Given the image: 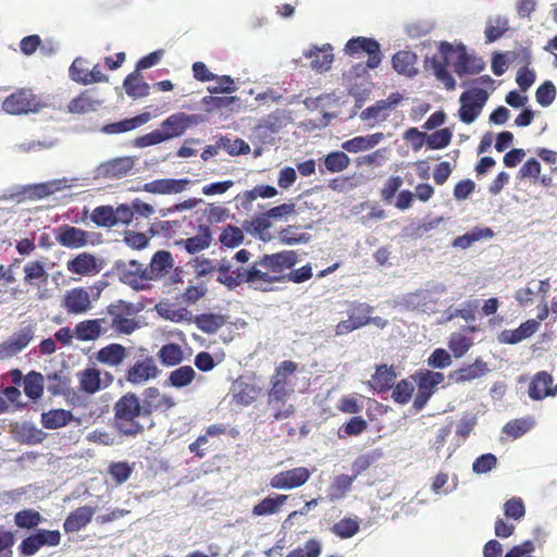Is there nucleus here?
Wrapping results in <instances>:
<instances>
[{"label":"nucleus","mask_w":557,"mask_h":557,"mask_svg":"<svg viewBox=\"0 0 557 557\" xmlns=\"http://www.w3.org/2000/svg\"><path fill=\"white\" fill-rule=\"evenodd\" d=\"M454 53H456V59L451 62V65L454 72L460 78L466 75L479 74L485 67L482 58L469 54L465 46L460 45L454 48L449 42H441L440 53L426 59L425 65L447 90H454L456 88V81L447 70L448 59Z\"/></svg>","instance_id":"obj_1"},{"label":"nucleus","mask_w":557,"mask_h":557,"mask_svg":"<svg viewBox=\"0 0 557 557\" xmlns=\"http://www.w3.org/2000/svg\"><path fill=\"white\" fill-rule=\"evenodd\" d=\"M382 58L381 46L375 39L370 37L350 38V69L357 76L379 67Z\"/></svg>","instance_id":"obj_2"},{"label":"nucleus","mask_w":557,"mask_h":557,"mask_svg":"<svg viewBox=\"0 0 557 557\" xmlns=\"http://www.w3.org/2000/svg\"><path fill=\"white\" fill-rule=\"evenodd\" d=\"M114 413L115 425L122 434L134 436L143 432L139 418L147 414L136 394L127 393L122 396L114 405Z\"/></svg>","instance_id":"obj_3"},{"label":"nucleus","mask_w":557,"mask_h":557,"mask_svg":"<svg viewBox=\"0 0 557 557\" xmlns=\"http://www.w3.org/2000/svg\"><path fill=\"white\" fill-rule=\"evenodd\" d=\"M140 311L136 305L117 300L107 308L109 336L113 333L129 335L140 327L136 315Z\"/></svg>","instance_id":"obj_4"},{"label":"nucleus","mask_w":557,"mask_h":557,"mask_svg":"<svg viewBox=\"0 0 557 557\" xmlns=\"http://www.w3.org/2000/svg\"><path fill=\"white\" fill-rule=\"evenodd\" d=\"M102 290L101 286L74 287L65 292L62 306L71 314H83L92 308V304L97 301Z\"/></svg>","instance_id":"obj_5"},{"label":"nucleus","mask_w":557,"mask_h":557,"mask_svg":"<svg viewBox=\"0 0 557 557\" xmlns=\"http://www.w3.org/2000/svg\"><path fill=\"white\" fill-rule=\"evenodd\" d=\"M77 181V178H61V180H53L46 183L35 184V185H27L23 187H15L14 191H12L10 195H4L7 197L5 200H14L21 201L22 196H26L28 198H44L50 195H53L57 191L64 190L66 188H70L74 186V183Z\"/></svg>","instance_id":"obj_6"},{"label":"nucleus","mask_w":557,"mask_h":557,"mask_svg":"<svg viewBox=\"0 0 557 557\" xmlns=\"http://www.w3.org/2000/svg\"><path fill=\"white\" fill-rule=\"evenodd\" d=\"M243 277H245L246 283L253 289L269 292L272 289L273 284L278 283L264 256L252 263L243 265Z\"/></svg>","instance_id":"obj_7"},{"label":"nucleus","mask_w":557,"mask_h":557,"mask_svg":"<svg viewBox=\"0 0 557 557\" xmlns=\"http://www.w3.org/2000/svg\"><path fill=\"white\" fill-rule=\"evenodd\" d=\"M119 280L134 290L141 292L151 288V281L147 273V265L131 260L117 267Z\"/></svg>","instance_id":"obj_8"},{"label":"nucleus","mask_w":557,"mask_h":557,"mask_svg":"<svg viewBox=\"0 0 557 557\" xmlns=\"http://www.w3.org/2000/svg\"><path fill=\"white\" fill-rule=\"evenodd\" d=\"M136 159L131 156L116 157L98 164L92 175L96 180H121L132 174Z\"/></svg>","instance_id":"obj_9"},{"label":"nucleus","mask_w":557,"mask_h":557,"mask_svg":"<svg viewBox=\"0 0 557 557\" xmlns=\"http://www.w3.org/2000/svg\"><path fill=\"white\" fill-rule=\"evenodd\" d=\"M488 95L484 89L473 88L461 94L458 111L459 119L466 124L473 123L481 114V111L487 101Z\"/></svg>","instance_id":"obj_10"},{"label":"nucleus","mask_w":557,"mask_h":557,"mask_svg":"<svg viewBox=\"0 0 557 557\" xmlns=\"http://www.w3.org/2000/svg\"><path fill=\"white\" fill-rule=\"evenodd\" d=\"M41 104L29 89H20L4 99L2 109L8 114H27L38 112Z\"/></svg>","instance_id":"obj_11"},{"label":"nucleus","mask_w":557,"mask_h":557,"mask_svg":"<svg viewBox=\"0 0 557 557\" xmlns=\"http://www.w3.org/2000/svg\"><path fill=\"white\" fill-rule=\"evenodd\" d=\"M203 122L200 114H187L178 112L168 116L161 124L162 132L166 136V140L182 136L189 127L196 126Z\"/></svg>","instance_id":"obj_12"},{"label":"nucleus","mask_w":557,"mask_h":557,"mask_svg":"<svg viewBox=\"0 0 557 557\" xmlns=\"http://www.w3.org/2000/svg\"><path fill=\"white\" fill-rule=\"evenodd\" d=\"M444 381V374L441 372H434L425 370L418 375V393L413 400V408L417 411L422 410L431 396L433 395L437 385Z\"/></svg>","instance_id":"obj_13"},{"label":"nucleus","mask_w":557,"mask_h":557,"mask_svg":"<svg viewBox=\"0 0 557 557\" xmlns=\"http://www.w3.org/2000/svg\"><path fill=\"white\" fill-rule=\"evenodd\" d=\"M104 265L103 259L89 252H81L66 261L67 271L79 276H95L103 270Z\"/></svg>","instance_id":"obj_14"},{"label":"nucleus","mask_w":557,"mask_h":557,"mask_svg":"<svg viewBox=\"0 0 557 557\" xmlns=\"http://www.w3.org/2000/svg\"><path fill=\"white\" fill-rule=\"evenodd\" d=\"M404 97L399 92H392L386 99L379 100L374 104L368 107L360 113L362 121H371L373 123L384 122L389 117L393 111L401 101Z\"/></svg>","instance_id":"obj_15"},{"label":"nucleus","mask_w":557,"mask_h":557,"mask_svg":"<svg viewBox=\"0 0 557 557\" xmlns=\"http://www.w3.org/2000/svg\"><path fill=\"white\" fill-rule=\"evenodd\" d=\"M312 470L306 467H298L290 470L282 471L273 475L270 480V486L277 490H293L304 485L311 476Z\"/></svg>","instance_id":"obj_16"},{"label":"nucleus","mask_w":557,"mask_h":557,"mask_svg":"<svg viewBox=\"0 0 557 557\" xmlns=\"http://www.w3.org/2000/svg\"><path fill=\"white\" fill-rule=\"evenodd\" d=\"M35 336V327L26 325L14 332L7 341L0 344V359L16 356L32 342Z\"/></svg>","instance_id":"obj_17"},{"label":"nucleus","mask_w":557,"mask_h":557,"mask_svg":"<svg viewBox=\"0 0 557 557\" xmlns=\"http://www.w3.org/2000/svg\"><path fill=\"white\" fill-rule=\"evenodd\" d=\"M60 541L61 533L59 531L38 530L21 543L20 549L23 555L33 556L44 546H58Z\"/></svg>","instance_id":"obj_18"},{"label":"nucleus","mask_w":557,"mask_h":557,"mask_svg":"<svg viewBox=\"0 0 557 557\" xmlns=\"http://www.w3.org/2000/svg\"><path fill=\"white\" fill-rule=\"evenodd\" d=\"M297 366L293 361H284L275 371L272 380V388L269 392V397L272 401L278 398H285L293 392V384L289 376L295 372Z\"/></svg>","instance_id":"obj_19"},{"label":"nucleus","mask_w":557,"mask_h":557,"mask_svg":"<svg viewBox=\"0 0 557 557\" xmlns=\"http://www.w3.org/2000/svg\"><path fill=\"white\" fill-rule=\"evenodd\" d=\"M54 233L57 242L70 249L83 248L92 243L91 233L75 226L61 225Z\"/></svg>","instance_id":"obj_20"},{"label":"nucleus","mask_w":557,"mask_h":557,"mask_svg":"<svg viewBox=\"0 0 557 557\" xmlns=\"http://www.w3.org/2000/svg\"><path fill=\"white\" fill-rule=\"evenodd\" d=\"M81 389L87 394H95L108 387L113 382V375L108 371L87 368L78 373Z\"/></svg>","instance_id":"obj_21"},{"label":"nucleus","mask_w":557,"mask_h":557,"mask_svg":"<svg viewBox=\"0 0 557 557\" xmlns=\"http://www.w3.org/2000/svg\"><path fill=\"white\" fill-rule=\"evenodd\" d=\"M262 388L253 379L239 377L233 382L231 395L233 400L242 406H249L258 399Z\"/></svg>","instance_id":"obj_22"},{"label":"nucleus","mask_w":557,"mask_h":557,"mask_svg":"<svg viewBox=\"0 0 557 557\" xmlns=\"http://www.w3.org/2000/svg\"><path fill=\"white\" fill-rule=\"evenodd\" d=\"M74 335L83 342L96 341L101 336H109L108 318L84 320L75 325Z\"/></svg>","instance_id":"obj_23"},{"label":"nucleus","mask_w":557,"mask_h":557,"mask_svg":"<svg viewBox=\"0 0 557 557\" xmlns=\"http://www.w3.org/2000/svg\"><path fill=\"white\" fill-rule=\"evenodd\" d=\"M405 306L410 310H417L425 313H435L437 311L438 298L428 289H419L409 293L404 298Z\"/></svg>","instance_id":"obj_24"},{"label":"nucleus","mask_w":557,"mask_h":557,"mask_svg":"<svg viewBox=\"0 0 557 557\" xmlns=\"http://www.w3.org/2000/svg\"><path fill=\"white\" fill-rule=\"evenodd\" d=\"M160 374L156 361L149 357L138 360L129 368L126 374V380L136 385H141L149 380L156 379Z\"/></svg>","instance_id":"obj_25"},{"label":"nucleus","mask_w":557,"mask_h":557,"mask_svg":"<svg viewBox=\"0 0 557 557\" xmlns=\"http://www.w3.org/2000/svg\"><path fill=\"white\" fill-rule=\"evenodd\" d=\"M190 184L188 178H161L146 183L144 190L157 195H174L186 190Z\"/></svg>","instance_id":"obj_26"},{"label":"nucleus","mask_w":557,"mask_h":557,"mask_svg":"<svg viewBox=\"0 0 557 557\" xmlns=\"http://www.w3.org/2000/svg\"><path fill=\"white\" fill-rule=\"evenodd\" d=\"M373 308L366 304H354L350 307V331L364 326L367 324H374L383 329L387 325V321L380 317H370Z\"/></svg>","instance_id":"obj_27"},{"label":"nucleus","mask_w":557,"mask_h":557,"mask_svg":"<svg viewBox=\"0 0 557 557\" xmlns=\"http://www.w3.org/2000/svg\"><path fill=\"white\" fill-rule=\"evenodd\" d=\"M143 406L146 414L152 411H166L175 406L174 399L166 394H162L157 387H148L143 393Z\"/></svg>","instance_id":"obj_28"},{"label":"nucleus","mask_w":557,"mask_h":557,"mask_svg":"<svg viewBox=\"0 0 557 557\" xmlns=\"http://www.w3.org/2000/svg\"><path fill=\"white\" fill-rule=\"evenodd\" d=\"M264 257L278 283L285 280V271L289 270L298 262L297 253L292 250L264 255Z\"/></svg>","instance_id":"obj_29"},{"label":"nucleus","mask_w":557,"mask_h":557,"mask_svg":"<svg viewBox=\"0 0 557 557\" xmlns=\"http://www.w3.org/2000/svg\"><path fill=\"white\" fill-rule=\"evenodd\" d=\"M539 327L540 323L536 320L531 319L521 323L520 326L515 330L502 331L500 334L498 335V341L502 344H518L523 339L529 338L534 333H536Z\"/></svg>","instance_id":"obj_30"},{"label":"nucleus","mask_w":557,"mask_h":557,"mask_svg":"<svg viewBox=\"0 0 557 557\" xmlns=\"http://www.w3.org/2000/svg\"><path fill=\"white\" fill-rule=\"evenodd\" d=\"M332 48L330 45L322 47L311 46L304 50V57L311 60V69L317 72H324L331 67L333 62Z\"/></svg>","instance_id":"obj_31"},{"label":"nucleus","mask_w":557,"mask_h":557,"mask_svg":"<svg viewBox=\"0 0 557 557\" xmlns=\"http://www.w3.org/2000/svg\"><path fill=\"white\" fill-rule=\"evenodd\" d=\"M174 261L169 251L159 250L157 251L147 267V273L151 282L158 281L165 276L173 268Z\"/></svg>","instance_id":"obj_32"},{"label":"nucleus","mask_w":557,"mask_h":557,"mask_svg":"<svg viewBox=\"0 0 557 557\" xmlns=\"http://www.w3.org/2000/svg\"><path fill=\"white\" fill-rule=\"evenodd\" d=\"M553 376L546 372H537L529 385V396L534 400H542L547 396H555Z\"/></svg>","instance_id":"obj_33"},{"label":"nucleus","mask_w":557,"mask_h":557,"mask_svg":"<svg viewBox=\"0 0 557 557\" xmlns=\"http://www.w3.org/2000/svg\"><path fill=\"white\" fill-rule=\"evenodd\" d=\"M154 309L158 315L164 320L174 323L193 322V314L188 309L178 307L177 305L171 304L169 301H161L157 304Z\"/></svg>","instance_id":"obj_34"},{"label":"nucleus","mask_w":557,"mask_h":557,"mask_svg":"<svg viewBox=\"0 0 557 557\" xmlns=\"http://www.w3.org/2000/svg\"><path fill=\"white\" fill-rule=\"evenodd\" d=\"M488 372L487 363L476 359L471 364H466L449 373V379L456 383H463L482 377Z\"/></svg>","instance_id":"obj_35"},{"label":"nucleus","mask_w":557,"mask_h":557,"mask_svg":"<svg viewBox=\"0 0 557 557\" xmlns=\"http://www.w3.org/2000/svg\"><path fill=\"white\" fill-rule=\"evenodd\" d=\"M396 372L393 366L380 364L370 380L371 387L377 393L389 391L396 381Z\"/></svg>","instance_id":"obj_36"},{"label":"nucleus","mask_w":557,"mask_h":557,"mask_svg":"<svg viewBox=\"0 0 557 557\" xmlns=\"http://www.w3.org/2000/svg\"><path fill=\"white\" fill-rule=\"evenodd\" d=\"M96 512V508L83 506L70 513L65 519L63 528L66 533H74L85 528Z\"/></svg>","instance_id":"obj_37"},{"label":"nucleus","mask_w":557,"mask_h":557,"mask_svg":"<svg viewBox=\"0 0 557 557\" xmlns=\"http://www.w3.org/2000/svg\"><path fill=\"white\" fill-rule=\"evenodd\" d=\"M152 119L151 113L144 112L135 117L125 119L120 122L107 124L101 128V132L108 135L112 134H121L125 132L133 131L146 123H148Z\"/></svg>","instance_id":"obj_38"},{"label":"nucleus","mask_w":557,"mask_h":557,"mask_svg":"<svg viewBox=\"0 0 557 557\" xmlns=\"http://www.w3.org/2000/svg\"><path fill=\"white\" fill-rule=\"evenodd\" d=\"M13 433L17 441L32 445L41 443L46 437L42 430L28 422L15 424Z\"/></svg>","instance_id":"obj_39"},{"label":"nucleus","mask_w":557,"mask_h":557,"mask_svg":"<svg viewBox=\"0 0 557 557\" xmlns=\"http://www.w3.org/2000/svg\"><path fill=\"white\" fill-rule=\"evenodd\" d=\"M126 358V348L120 344H110L97 352V359L110 367L120 366Z\"/></svg>","instance_id":"obj_40"},{"label":"nucleus","mask_w":557,"mask_h":557,"mask_svg":"<svg viewBox=\"0 0 557 557\" xmlns=\"http://www.w3.org/2000/svg\"><path fill=\"white\" fill-rule=\"evenodd\" d=\"M101 103V100L85 91L69 103V111L75 114H86L97 111Z\"/></svg>","instance_id":"obj_41"},{"label":"nucleus","mask_w":557,"mask_h":557,"mask_svg":"<svg viewBox=\"0 0 557 557\" xmlns=\"http://www.w3.org/2000/svg\"><path fill=\"white\" fill-rule=\"evenodd\" d=\"M287 495L268 496L252 507L253 516H270L277 513L286 503Z\"/></svg>","instance_id":"obj_42"},{"label":"nucleus","mask_w":557,"mask_h":557,"mask_svg":"<svg viewBox=\"0 0 557 557\" xmlns=\"http://www.w3.org/2000/svg\"><path fill=\"white\" fill-rule=\"evenodd\" d=\"M193 322L203 333L212 334L226 323V317L218 313H202L193 319Z\"/></svg>","instance_id":"obj_43"},{"label":"nucleus","mask_w":557,"mask_h":557,"mask_svg":"<svg viewBox=\"0 0 557 557\" xmlns=\"http://www.w3.org/2000/svg\"><path fill=\"white\" fill-rule=\"evenodd\" d=\"M509 29V21L505 16L490 17L486 22L484 30L485 40L487 44L494 42L502 38Z\"/></svg>","instance_id":"obj_44"},{"label":"nucleus","mask_w":557,"mask_h":557,"mask_svg":"<svg viewBox=\"0 0 557 557\" xmlns=\"http://www.w3.org/2000/svg\"><path fill=\"white\" fill-rule=\"evenodd\" d=\"M288 123V116L285 111L276 110L262 119L257 124V129H267L271 133H277L280 129L285 127Z\"/></svg>","instance_id":"obj_45"},{"label":"nucleus","mask_w":557,"mask_h":557,"mask_svg":"<svg viewBox=\"0 0 557 557\" xmlns=\"http://www.w3.org/2000/svg\"><path fill=\"white\" fill-rule=\"evenodd\" d=\"M126 94L132 98L145 97L149 94V85L144 82L138 71L131 73L124 81Z\"/></svg>","instance_id":"obj_46"},{"label":"nucleus","mask_w":557,"mask_h":557,"mask_svg":"<svg viewBox=\"0 0 557 557\" xmlns=\"http://www.w3.org/2000/svg\"><path fill=\"white\" fill-rule=\"evenodd\" d=\"M72 419L71 411L64 409H53L41 414L44 426L51 430L66 425Z\"/></svg>","instance_id":"obj_47"},{"label":"nucleus","mask_w":557,"mask_h":557,"mask_svg":"<svg viewBox=\"0 0 557 557\" xmlns=\"http://www.w3.org/2000/svg\"><path fill=\"white\" fill-rule=\"evenodd\" d=\"M535 421L532 417L519 418L508 421L503 433L512 438H519L528 433L534 425Z\"/></svg>","instance_id":"obj_48"},{"label":"nucleus","mask_w":557,"mask_h":557,"mask_svg":"<svg viewBox=\"0 0 557 557\" xmlns=\"http://www.w3.org/2000/svg\"><path fill=\"white\" fill-rule=\"evenodd\" d=\"M196 376L197 373L190 366H183L170 373L168 382L173 387L183 388L188 386Z\"/></svg>","instance_id":"obj_49"},{"label":"nucleus","mask_w":557,"mask_h":557,"mask_svg":"<svg viewBox=\"0 0 557 557\" xmlns=\"http://www.w3.org/2000/svg\"><path fill=\"white\" fill-rule=\"evenodd\" d=\"M276 195V188L269 185H258L251 190H246L238 197L242 199L243 207L248 208L257 198H273Z\"/></svg>","instance_id":"obj_50"},{"label":"nucleus","mask_w":557,"mask_h":557,"mask_svg":"<svg viewBox=\"0 0 557 557\" xmlns=\"http://www.w3.org/2000/svg\"><path fill=\"white\" fill-rule=\"evenodd\" d=\"M210 234L208 232H203L194 237L178 240L176 242V245L183 246L188 253L195 255L208 248L210 246Z\"/></svg>","instance_id":"obj_51"},{"label":"nucleus","mask_w":557,"mask_h":557,"mask_svg":"<svg viewBox=\"0 0 557 557\" xmlns=\"http://www.w3.org/2000/svg\"><path fill=\"white\" fill-rule=\"evenodd\" d=\"M416 55L409 51H398L392 58L394 70L399 74L411 75Z\"/></svg>","instance_id":"obj_52"},{"label":"nucleus","mask_w":557,"mask_h":557,"mask_svg":"<svg viewBox=\"0 0 557 557\" xmlns=\"http://www.w3.org/2000/svg\"><path fill=\"white\" fill-rule=\"evenodd\" d=\"M381 457L382 454L379 450H372L359 456L352 463L354 474L350 475V483L355 478L362 474L366 470L375 465Z\"/></svg>","instance_id":"obj_53"},{"label":"nucleus","mask_w":557,"mask_h":557,"mask_svg":"<svg viewBox=\"0 0 557 557\" xmlns=\"http://www.w3.org/2000/svg\"><path fill=\"white\" fill-rule=\"evenodd\" d=\"M24 281L27 284L35 285L37 282H46L48 273L45 270L42 262L30 261L24 265Z\"/></svg>","instance_id":"obj_54"},{"label":"nucleus","mask_w":557,"mask_h":557,"mask_svg":"<svg viewBox=\"0 0 557 557\" xmlns=\"http://www.w3.org/2000/svg\"><path fill=\"white\" fill-rule=\"evenodd\" d=\"M24 392L33 399H37L44 392V376L38 372H30L24 379Z\"/></svg>","instance_id":"obj_55"},{"label":"nucleus","mask_w":557,"mask_h":557,"mask_svg":"<svg viewBox=\"0 0 557 557\" xmlns=\"http://www.w3.org/2000/svg\"><path fill=\"white\" fill-rule=\"evenodd\" d=\"M114 209L110 206H99L91 213V221L98 226L111 227L115 225Z\"/></svg>","instance_id":"obj_56"},{"label":"nucleus","mask_w":557,"mask_h":557,"mask_svg":"<svg viewBox=\"0 0 557 557\" xmlns=\"http://www.w3.org/2000/svg\"><path fill=\"white\" fill-rule=\"evenodd\" d=\"M278 239L282 244L290 246L308 243L310 240V235L306 233H299L297 226L289 225L280 232Z\"/></svg>","instance_id":"obj_57"},{"label":"nucleus","mask_w":557,"mask_h":557,"mask_svg":"<svg viewBox=\"0 0 557 557\" xmlns=\"http://www.w3.org/2000/svg\"><path fill=\"white\" fill-rule=\"evenodd\" d=\"M158 357L163 364L171 367L183 360V351L178 345L168 344L159 350Z\"/></svg>","instance_id":"obj_58"},{"label":"nucleus","mask_w":557,"mask_h":557,"mask_svg":"<svg viewBox=\"0 0 557 557\" xmlns=\"http://www.w3.org/2000/svg\"><path fill=\"white\" fill-rule=\"evenodd\" d=\"M383 139L382 133L358 136L350 139V152L368 150L376 146Z\"/></svg>","instance_id":"obj_59"},{"label":"nucleus","mask_w":557,"mask_h":557,"mask_svg":"<svg viewBox=\"0 0 557 557\" xmlns=\"http://www.w3.org/2000/svg\"><path fill=\"white\" fill-rule=\"evenodd\" d=\"M451 132L449 128H442L428 135L426 147L429 149H443L451 141Z\"/></svg>","instance_id":"obj_60"},{"label":"nucleus","mask_w":557,"mask_h":557,"mask_svg":"<svg viewBox=\"0 0 557 557\" xmlns=\"http://www.w3.org/2000/svg\"><path fill=\"white\" fill-rule=\"evenodd\" d=\"M414 391L413 384L408 380H401L394 384L393 399L400 405L408 404Z\"/></svg>","instance_id":"obj_61"},{"label":"nucleus","mask_w":557,"mask_h":557,"mask_svg":"<svg viewBox=\"0 0 557 557\" xmlns=\"http://www.w3.org/2000/svg\"><path fill=\"white\" fill-rule=\"evenodd\" d=\"M268 406L273 413L275 420H283L290 417L295 409L292 404H287L285 398H278L272 401V397L268 398Z\"/></svg>","instance_id":"obj_62"},{"label":"nucleus","mask_w":557,"mask_h":557,"mask_svg":"<svg viewBox=\"0 0 557 557\" xmlns=\"http://www.w3.org/2000/svg\"><path fill=\"white\" fill-rule=\"evenodd\" d=\"M296 206L293 202H285L269 209L265 214L271 220L288 221L290 216L296 215Z\"/></svg>","instance_id":"obj_63"},{"label":"nucleus","mask_w":557,"mask_h":557,"mask_svg":"<svg viewBox=\"0 0 557 557\" xmlns=\"http://www.w3.org/2000/svg\"><path fill=\"white\" fill-rule=\"evenodd\" d=\"M556 87L550 81L544 82L540 85L535 92V98L542 107H548L556 98Z\"/></svg>","instance_id":"obj_64"}]
</instances>
